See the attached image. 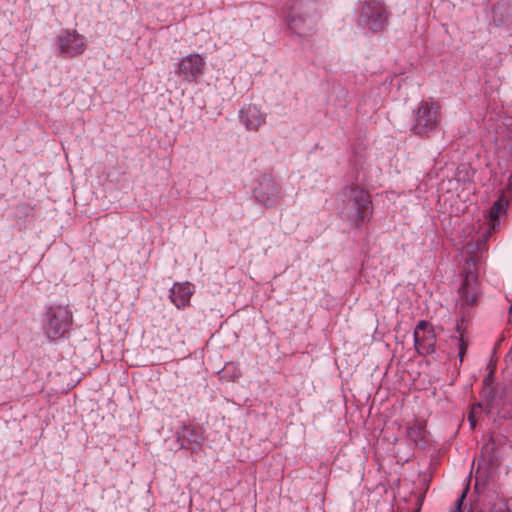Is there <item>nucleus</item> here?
Instances as JSON below:
<instances>
[{"instance_id":"nucleus-1","label":"nucleus","mask_w":512,"mask_h":512,"mask_svg":"<svg viewBox=\"0 0 512 512\" xmlns=\"http://www.w3.org/2000/svg\"><path fill=\"white\" fill-rule=\"evenodd\" d=\"M342 207L340 214L355 228L360 229L368 223L373 214V205L368 191L359 185H347L342 188Z\"/></svg>"},{"instance_id":"nucleus-2","label":"nucleus","mask_w":512,"mask_h":512,"mask_svg":"<svg viewBox=\"0 0 512 512\" xmlns=\"http://www.w3.org/2000/svg\"><path fill=\"white\" fill-rule=\"evenodd\" d=\"M73 313L68 305H51L42 317V331L50 341L64 338L71 329Z\"/></svg>"},{"instance_id":"nucleus-3","label":"nucleus","mask_w":512,"mask_h":512,"mask_svg":"<svg viewBox=\"0 0 512 512\" xmlns=\"http://www.w3.org/2000/svg\"><path fill=\"white\" fill-rule=\"evenodd\" d=\"M441 120L440 106L436 102H421L414 113V124L411 128L414 134L426 136L434 131Z\"/></svg>"},{"instance_id":"nucleus-4","label":"nucleus","mask_w":512,"mask_h":512,"mask_svg":"<svg viewBox=\"0 0 512 512\" xmlns=\"http://www.w3.org/2000/svg\"><path fill=\"white\" fill-rule=\"evenodd\" d=\"M253 197L266 208H273L283 199L284 192L274 177L264 174L257 180L253 189Z\"/></svg>"},{"instance_id":"nucleus-5","label":"nucleus","mask_w":512,"mask_h":512,"mask_svg":"<svg viewBox=\"0 0 512 512\" xmlns=\"http://www.w3.org/2000/svg\"><path fill=\"white\" fill-rule=\"evenodd\" d=\"M358 22L362 27L374 33L382 31L387 23V14L383 4L376 0L365 2L361 8Z\"/></svg>"},{"instance_id":"nucleus-6","label":"nucleus","mask_w":512,"mask_h":512,"mask_svg":"<svg viewBox=\"0 0 512 512\" xmlns=\"http://www.w3.org/2000/svg\"><path fill=\"white\" fill-rule=\"evenodd\" d=\"M206 62L198 53L188 54L175 64V74L183 81L196 83L204 74Z\"/></svg>"},{"instance_id":"nucleus-7","label":"nucleus","mask_w":512,"mask_h":512,"mask_svg":"<svg viewBox=\"0 0 512 512\" xmlns=\"http://www.w3.org/2000/svg\"><path fill=\"white\" fill-rule=\"evenodd\" d=\"M414 346L419 355H429L435 352L436 335L433 326L421 320L414 329Z\"/></svg>"},{"instance_id":"nucleus-8","label":"nucleus","mask_w":512,"mask_h":512,"mask_svg":"<svg viewBox=\"0 0 512 512\" xmlns=\"http://www.w3.org/2000/svg\"><path fill=\"white\" fill-rule=\"evenodd\" d=\"M59 51L69 57L81 55L86 50V39L76 30H62L58 35Z\"/></svg>"},{"instance_id":"nucleus-9","label":"nucleus","mask_w":512,"mask_h":512,"mask_svg":"<svg viewBox=\"0 0 512 512\" xmlns=\"http://www.w3.org/2000/svg\"><path fill=\"white\" fill-rule=\"evenodd\" d=\"M286 22L292 33L305 36L312 32L316 26V19L305 17L302 13L291 7L286 12Z\"/></svg>"},{"instance_id":"nucleus-10","label":"nucleus","mask_w":512,"mask_h":512,"mask_svg":"<svg viewBox=\"0 0 512 512\" xmlns=\"http://www.w3.org/2000/svg\"><path fill=\"white\" fill-rule=\"evenodd\" d=\"M177 441L183 449L196 452L201 449L204 435L200 428L193 425H183L177 432Z\"/></svg>"},{"instance_id":"nucleus-11","label":"nucleus","mask_w":512,"mask_h":512,"mask_svg":"<svg viewBox=\"0 0 512 512\" xmlns=\"http://www.w3.org/2000/svg\"><path fill=\"white\" fill-rule=\"evenodd\" d=\"M239 119L248 131H258L266 121V114L256 105L249 104L240 110Z\"/></svg>"},{"instance_id":"nucleus-12","label":"nucleus","mask_w":512,"mask_h":512,"mask_svg":"<svg viewBox=\"0 0 512 512\" xmlns=\"http://www.w3.org/2000/svg\"><path fill=\"white\" fill-rule=\"evenodd\" d=\"M194 293V285L190 282L175 283L170 289V299L177 308L186 307Z\"/></svg>"},{"instance_id":"nucleus-13","label":"nucleus","mask_w":512,"mask_h":512,"mask_svg":"<svg viewBox=\"0 0 512 512\" xmlns=\"http://www.w3.org/2000/svg\"><path fill=\"white\" fill-rule=\"evenodd\" d=\"M477 278L473 273H467L459 288L461 305L472 306L477 301Z\"/></svg>"},{"instance_id":"nucleus-14","label":"nucleus","mask_w":512,"mask_h":512,"mask_svg":"<svg viewBox=\"0 0 512 512\" xmlns=\"http://www.w3.org/2000/svg\"><path fill=\"white\" fill-rule=\"evenodd\" d=\"M508 206V200L505 195L502 194L493 204L490 209L489 217L492 222H495L499 219L501 213L505 212Z\"/></svg>"},{"instance_id":"nucleus-15","label":"nucleus","mask_w":512,"mask_h":512,"mask_svg":"<svg viewBox=\"0 0 512 512\" xmlns=\"http://www.w3.org/2000/svg\"><path fill=\"white\" fill-rule=\"evenodd\" d=\"M463 324H464L463 320H461L460 322H457V324H456V330L459 333L458 356H459L460 363L463 362L464 356H465L467 348H468V343L464 339Z\"/></svg>"},{"instance_id":"nucleus-16","label":"nucleus","mask_w":512,"mask_h":512,"mask_svg":"<svg viewBox=\"0 0 512 512\" xmlns=\"http://www.w3.org/2000/svg\"><path fill=\"white\" fill-rule=\"evenodd\" d=\"M407 435L409 439L415 443V445L424 444L423 429L420 425L409 427L407 430Z\"/></svg>"},{"instance_id":"nucleus-17","label":"nucleus","mask_w":512,"mask_h":512,"mask_svg":"<svg viewBox=\"0 0 512 512\" xmlns=\"http://www.w3.org/2000/svg\"><path fill=\"white\" fill-rule=\"evenodd\" d=\"M467 491H468V488L464 489L461 496L458 498L454 512H462L461 506H462V503L466 496Z\"/></svg>"},{"instance_id":"nucleus-18","label":"nucleus","mask_w":512,"mask_h":512,"mask_svg":"<svg viewBox=\"0 0 512 512\" xmlns=\"http://www.w3.org/2000/svg\"><path fill=\"white\" fill-rule=\"evenodd\" d=\"M468 421L470 423L471 429H475L476 427V419L474 415V410H472L468 415Z\"/></svg>"},{"instance_id":"nucleus-19","label":"nucleus","mask_w":512,"mask_h":512,"mask_svg":"<svg viewBox=\"0 0 512 512\" xmlns=\"http://www.w3.org/2000/svg\"><path fill=\"white\" fill-rule=\"evenodd\" d=\"M232 368L235 370V374L232 377V380L238 379L240 377V374H241L240 370L236 366H233V365H232Z\"/></svg>"},{"instance_id":"nucleus-20","label":"nucleus","mask_w":512,"mask_h":512,"mask_svg":"<svg viewBox=\"0 0 512 512\" xmlns=\"http://www.w3.org/2000/svg\"><path fill=\"white\" fill-rule=\"evenodd\" d=\"M505 360L508 363H512V348L508 351V353L505 356Z\"/></svg>"},{"instance_id":"nucleus-21","label":"nucleus","mask_w":512,"mask_h":512,"mask_svg":"<svg viewBox=\"0 0 512 512\" xmlns=\"http://www.w3.org/2000/svg\"><path fill=\"white\" fill-rule=\"evenodd\" d=\"M491 379V374H488V377H485V380Z\"/></svg>"},{"instance_id":"nucleus-22","label":"nucleus","mask_w":512,"mask_h":512,"mask_svg":"<svg viewBox=\"0 0 512 512\" xmlns=\"http://www.w3.org/2000/svg\"><path fill=\"white\" fill-rule=\"evenodd\" d=\"M491 379V374H488V377H485V380Z\"/></svg>"},{"instance_id":"nucleus-23","label":"nucleus","mask_w":512,"mask_h":512,"mask_svg":"<svg viewBox=\"0 0 512 512\" xmlns=\"http://www.w3.org/2000/svg\"><path fill=\"white\" fill-rule=\"evenodd\" d=\"M491 379V374H488V377H485V380Z\"/></svg>"},{"instance_id":"nucleus-24","label":"nucleus","mask_w":512,"mask_h":512,"mask_svg":"<svg viewBox=\"0 0 512 512\" xmlns=\"http://www.w3.org/2000/svg\"><path fill=\"white\" fill-rule=\"evenodd\" d=\"M229 369V366H225L224 371L227 372Z\"/></svg>"},{"instance_id":"nucleus-25","label":"nucleus","mask_w":512,"mask_h":512,"mask_svg":"<svg viewBox=\"0 0 512 512\" xmlns=\"http://www.w3.org/2000/svg\"><path fill=\"white\" fill-rule=\"evenodd\" d=\"M510 314H512V302H511V305H510Z\"/></svg>"}]
</instances>
